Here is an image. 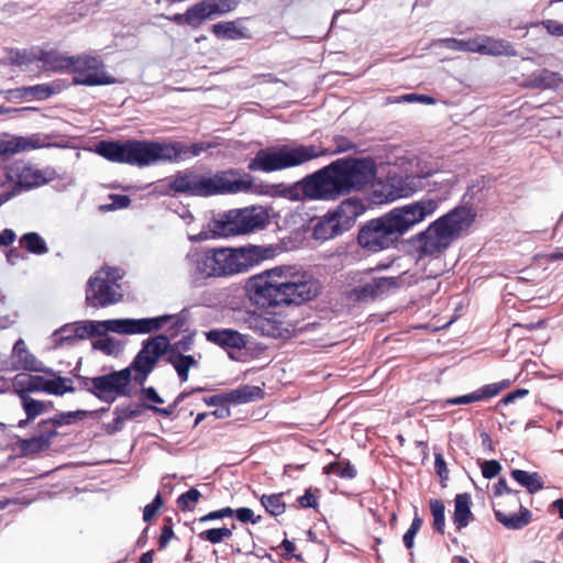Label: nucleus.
Returning <instances> with one entry per match:
<instances>
[{
  "label": "nucleus",
  "instance_id": "38",
  "mask_svg": "<svg viewBox=\"0 0 563 563\" xmlns=\"http://www.w3.org/2000/svg\"><path fill=\"white\" fill-rule=\"evenodd\" d=\"M55 435L56 431L53 429L47 432H42L38 435L22 440L21 449L26 454L37 453L47 449L51 444L52 438Z\"/></svg>",
  "mask_w": 563,
  "mask_h": 563
},
{
  "label": "nucleus",
  "instance_id": "49",
  "mask_svg": "<svg viewBox=\"0 0 563 563\" xmlns=\"http://www.w3.org/2000/svg\"><path fill=\"white\" fill-rule=\"evenodd\" d=\"M118 320H104V321H88L90 336L98 335L103 336L108 332L118 333Z\"/></svg>",
  "mask_w": 563,
  "mask_h": 563
},
{
  "label": "nucleus",
  "instance_id": "54",
  "mask_svg": "<svg viewBox=\"0 0 563 563\" xmlns=\"http://www.w3.org/2000/svg\"><path fill=\"white\" fill-rule=\"evenodd\" d=\"M200 497L201 494L197 488H190L178 497L177 503L181 509L191 510L192 505L197 504Z\"/></svg>",
  "mask_w": 563,
  "mask_h": 563
},
{
  "label": "nucleus",
  "instance_id": "21",
  "mask_svg": "<svg viewBox=\"0 0 563 563\" xmlns=\"http://www.w3.org/2000/svg\"><path fill=\"white\" fill-rule=\"evenodd\" d=\"M263 390L257 386L243 385L236 389L228 393L218 394L209 398H205V402L208 406L222 407L224 405L234 404H246L255 399L262 398Z\"/></svg>",
  "mask_w": 563,
  "mask_h": 563
},
{
  "label": "nucleus",
  "instance_id": "8",
  "mask_svg": "<svg viewBox=\"0 0 563 563\" xmlns=\"http://www.w3.org/2000/svg\"><path fill=\"white\" fill-rule=\"evenodd\" d=\"M97 153L108 161L145 167L156 164V142L152 141H102Z\"/></svg>",
  "mask_w": 563,
  "mask_h": 563
},
{
  "label": "nucleus",
  "instance_id": "56",
  "mask_svg": "<svg viewBox=\"0 0 563 563\" xmlns=\"http://www.w3.org/2000/svg\"><path fill=\"white\" fill-rule=\"evenodd\" d=\"M422 526V519L416 516L412 519L410 528L404 534L402 541L407 549H411L415 544V538Z\"/></svg>",
  "mask_w": 563,
  "mask_h": 563
},
{
  "label": "nucleus",
  "instance_id": "41",
  "mask_svg": "<svg viewBox=\"0 0 563 563\" xmlns=\"http://www.w3.org/2000/svg\"><path fill=\"white\" fill-rule=\"evenodd\" d=\"M74 56H65L55 51L45 52L41 56L43 64L52 70L70 69Z\"/></svg>",
  "mask_w": 563,
  "mask_h": 563
},
{
  "label": "nucleus",
  "instance_id": "15",
  "mask_svg": "<svg viewBox=\"0 0 563 563\" xmlns=\"http://www.w3.org/2000/svg\"><path fill=\"white\" fill-rule=\"evenodd\" d=\"M130 382V368L114 371L106 375L96 376V397L102 401L112 404L119 396L126 395Z\"/></svg>",
  "mask_w": 563,
  "mask_h": 563
},
{
  "label": "nucleus",
  "instance_id": "50",
  "mask_svg": "<svg viewBox=\"0 0 563 563\" xmlns=\"http://www.w3.org/2000/svg\"><path fill=\"white\" fill-rule=\"evenodd\" d=\"M430 510L433 517V527L440 533L444 532L445 527V506L440 499L430 500Z\"/></svg>",
  "mask_w": 563,
  "mask_h": 563
},
{
  "label": "nucleus",
  "instance_id": "14",
  "mask_svg": "<svg viewBox=\"0 0 563 563\" xmlns=\"http://www.w3.org/2000/svg\"><path fill=\"white\" fill-rule=\"evenodd\" d=\"M276 191L279 196L292 201L303 199L327 200L319 170L294 185L286 186L280 184L276 187Z\"/></svg>",
  "mask_w": 563,
  "mask_h": 563
},
{
  "label": "nucleus",
  "instance_id": "55",
  "mask_svg": "<svg viewBox=\"0 0 563 563\" xmlns=\"http://www.w3.org/2000/svg\"><path fill=\"white\" fill-rule=\"evenodd\" d=\"M93 349L104 352L108 355L114 354L119 350V345L113 338L102 336L96 340L93 343Z\"/></svg>",
  "mask_w": 563,
  "mask_h": 563
},
{
  "label": "nucleus",
  "instance_id": "30",
  "mask_svg": "<svg viewBox=\"0 0 563 563\" xmlns=\"http://www.w3.org/2000/svg\"><path fill=\"white\" fill-rule=\"evenodd\" d=\"M332 212L340 220L343 229L347 231L354 224L356 218L364 212V205L356 198H349L342 201Z\"/></svg>",
  "mask_w": 563,
  "mask_h": 563
},
{
  "label": "nucleus",
  "instance_id": "62",
  "mask_svg": "<svg viewBox=\"0 0 563 563\" xmlns=\"http://www.w3.org/2000/svg\"><path fill=\"white\" fill-rule=\"evenodd\" d=\"M434 468H435V473L441 477V479H448L449 470L446 467L444 457L441 453L434 454Z\"/></svg>",
  "mask_w": 563,
  "mask_h": 563
},
{
  "label": "nucleus",
  "instance_id": "24",
  "mask_svg": "<svg viewBox=\"0 0 563 563\" xmlns=\"http://www.w3.org/2000/svg\"><path fill=\"white\" fill-rule=\"evenodd\" d=\"M45 145V141L38 134L29 136L2 134L0 135V154L13 155L20 152L41 148Z\"/></svg>",
  "mask_w": 563,
  "mask_h": 563
},
{
  "label": "nucleus",
  "instance_id": "25",
  "mask_svg": "<svg viewBox=\"0 0 563 563\" xmlns=\"http://www.w3.org/2000/svg\"><path fill=\"white\" fill-rule=\"evenodd\" d=\"M206 339L225 350H243L249 343L247 335L233 329H212L205 333Z\"/></svg>",
  "mask_w": 563,
  "mask_h": 563
},
{
  "label": "nucleus",
  "instance_id": "19",
  "mask_svg": "<svg viewBox=\"0 0 563 563\" xmlns=\"http://www.w3.org/2000/svg\"><path fill=\"white\" fill-rule=\"evenodd\" d=\"M233 209L213 216L207 224L208 232H201L192 236L194 241H205L209 238H228L239 235L238 224L233 216Z\"/></svg>",
  "mask_w": 563,
  "mask_h": 563
},
{
  "label": "nucleus",
  "instance_id": "7",
  "mask_svg": "<svg viewBox=\"0 0 563 563\" xmlns=\"http://www.w3.org/2000/svg\"><path fill=\"white\" fill-rule=\"evenodd\" d=\"M274 256L275 249L269 245L219 246V278L246 273L252 267Z\"/></svg>",
  "mask_w": 563,
  "mask_h": 563
},
{
  "label": "nucleus",
  "instance_id": "32",
  "mask_svg": "<svg viewBox=\"0 0 563 563\" xmlns=\"http://www.w3.org/2000/svg\"><path fill=\"white\" fill-rule=\"evenodd\" d=\"M526 86L541 89H559L563 87V75L549 69H540L529 76Z\"/></svg>",
  "mask_w": 563,
  "mask_h": 563
},
{
  "label": "nucleus",
  "instance_id": "11",
  "mask_svg": "<svg viewBox=\"0 0 563 563\" xmlns=\"http://www.w3.org/2000/svg\"><path fill=\"white\" fill-rule=\"evenodd\" d=\"M169 340L165 335H156L144 341L142 349L134 357L131 367L135 371V380L144 384L157 361L168 353Z\"/></svg>",
  "mask_w": 563,
  "mask_h": 563
},
{
  "label": "nucleus",
  "instance_id": "36",
  "mask_svg": "<svg viewBox=\"0 0 563 563\" xmlns=\"http://www.w3.org/2000/svg\"><path fill=\"white\" fill-rule=\"evenodd\" d=\"M454 523L459 530L465 528L471 519L473 518V514L471 511V497L468 494H457L454 499Z\"/></svg>",
  "mask_w": 563,
  "mask_h": 563
},
{
  "label": "nucleus",
  "instance_id": "12",
  "mask_svg": "<svg viewBox=\"0 0 563 563\" xmlns=\"http://www.w3.org/2000/svg\"><path fill=\"white\" fill-rule=\"evenodd\" d=\"M70 70L74 73V84L84 86H103L115 82V79L104 71L101 59L82 55L74 57Z\"/></svg>",
  "mask_w": 563,
  "mask_h": 563
},
{
  "label": "nucleus",
  "instance_id": "35",
  "mask_svg": "<svg viewBox=\"0 0 563 563\" xmlns=\"http://www.w3.org/2000/svg\"><path fill=\"white\" fill-rule=\"evenodd\" d=\"M168 363L173 365L181 383L188 380L189 369L198 367V360L192 355H184L176 351H169L167 356Z\"/></svg>",
  "mask_w": 563,
  "mask_h": 563
},
{
  "label": "nucleus",
  "instance_id": "61",
  "mask_svg": "<svg viewBox=\"0 0 563 563\" xmlns=\"http://www.w3.org/2000/svg\"><path fill=\"white\" fill-rule=\"evenodd\" d=\"M235 516H236L238 520H240L241 522L250 521L252 523H257L261 520V516L255 518L253 510L250 508H246V507L236 509Z\"/></svg>",
  "mask_w": 563,
  "mask_h": 563
},
{
  "label": "nucleus",
  "instance_id": "33",
  "mask_svg": "<svg viewBox=\"0 0 563 563\" xmlns=\"http://www.w3.org/2000/svg\"><path fill=\"white\" fill-rule=\"evenodd\" d=\"M44 377L25 373L16 374L12 387L18 397L30 396L31 393L43 391Z\"/></svg>",
  "mask_w": 563,
  "mask_h": 563
},
{
  "label": "nucleus",
  "instance_id": "27",
  "mask_svg": "<svg viewBox=\"0 0 563 563\" xmlns=\"http://www.w3.org/2000/svg\"><path fill=\"white\" fill-rule=\"evenodd\" d=\"M509 386H510L509 380H503L499 383L488 384V385H485V386L476 389L475 391H473L471 394L459 396V397L448 398L445 400V404L451 405V406H456V405H468V404L482 401V400L495 397L501 390H504L505 388H507Z\"/></svg>",
  "mask_w": 563,
  "mask_h": 563
},
{
  "label": "nucleus",
  "instance_id": "60",
  "mask_svg": "<svg viewBox=\"0 0 563 563\" xmlns=\"http://www.w3.org/2000/svg\"><path fill=\"white\" fill-rule=\"evenodd\" d=\"M541 25L547 30L550 35L553 36H562L563 35V23L556 20H543Z\"/></svg>",
  "mask_w": 563,
  "mask_h": 563
},
{
  "label": "nucleus",
  "instance_id": "17",
  "mask_svg": "<svg viewBox=\"0 0 563 563\" xmlns=\"http://www.w3.org/2000/svg\"><path fill=\"white\" fill-rule=\"evenodd\" d=\"M238 3L239 0H203L186 11V23L197 26L207 19L234 10Z\"/></svg>",
  "mask_w": 563,
  "mask_h": 563
},
{
  "label": "nucleus",
  "instance_id": "5",
  "mask_svg": "<svg viewBox=\"0 0 563 563\" xmlns=\"http://www.w3.org/2000/svg\"><path fill=\"white\" fill-rule=\"evenodd\" d=\"M476 213L466 206H459L438 218L416 235L420 256L438 257L460 239L474 222Z\"/></svg>",
  "mask_w": 563,
  "mask_h": 563
},
{
  "label": "nucleus",
  "instance_id": "13",
  "mask_svg": "<svg viewBox=\"0 0 563 563\" xmlns=\"http://www.w3.org/2000/svg\"><path fill=\"white\" fill-rule=\"evenodd\" d=\"M9 175L16 192L20 189H30L42 186L55 178V170L52 168L41 169L24 161H16L9 165Z\"/></svg>",
  "mask_w": 563,
  "mask_h": 563
},
{
  "label": "nucleus",
  "instance_id": "64",
  "mask_svg": "<svg viewBox=\"0 0 563 563\" xmlns=\"http://www.w3.org/2000/svg\"><path fill=\"white\" fill-rule=\"evenodd\" d=\"M73 333H75L76 340H84L89 338L88 321L74 324Z\"/></svg>",
  "mask_w": 563,
  "mask_h": 563
},
{
  "label": "nucleus",
  "instance_id": "57",
  "mask_svg": "<svg viewBox=\"0 0 563 563\" xmlns=\"http://www.w3.org/2000/svg\"><path fill=\"white\" fill-rule=\"evenodd\" d=\"M109 198L112 202L109 205L100 206L101 211L123 209L129 207V205L131 203L130 197L125 195H110Z\"/></svg>",
  "mask_w": 563,
  "mask_h": 563
},
{
  "label": "nucleus",
  "instance_id": "45",
  "mask_svg": "<svg viewBox=\"0 0 563 563\" xmlns=\"http://www.w3.org/2000/svg\"><path fill=\"white\" fill-rule=\"evenodd\" d=\"M261 504L272 516H279L286 510L283 494L263 495L261 497Z\"/></svg>",
  "mask_w": 563,
  "mask_h": 563
},
{
  "label": "nucleus",
  "instance_id": "31",
  "mask_svg": "<svg viewBox=\"0 0 563 563\" xmlns=\"http://www.w3.org/2000/svg\"><path fill=\"white\" fill-rule=\"evenodd\" d=\"M346 231L343 229L340 220L333 214L328 212L323 216L313 227L312 235L316 240L327 241Z\"/></svg>",
  "mask_w": 563,
  "mask_h": 563
},
{
  "label": "nucleus",
  "instance_id": "63",
  "mask_svg": "<svg viewBox=\"0 0 563 563\" xmlns=\"http://www.w3.org/2000/svg\"><path fill=\"white\" fill-rule=\"evenodd\" d=\"M401 101L405 102H421L426 104H434L435 100L427 95L408 93L400 97Z\"/></svg>",
  "mask_w": 563,
  "mask_h": 563
},
{
  "label": "nucleus",
  "instance_id": "2",
  "mask_svg": "<svg viewBox=\"0 0 563 563\" xmlns=\"http://www.w3.org/2000/svg\"><path fill=\"white\" fill-rule=\"evenodd\" d=\"M440 202V199L426 197L394 208L386 214L368 221L360 230L357 241L363 249L371 252L388 249L399 236L433 216Z\"/></svg>",
  "mask_w": 563,
  "mask_h": 563
},
{
  "label": "nucleus",
  "instance_id": "58",
  "mask_svg": "<svg viewBox=\"0 0 563 563\" xmlns=\"http://www.w3.org/2000/svg\"><path fill=\"white\" fill-rule=\"evenodd\" d=\"M0 195L12 196L14 195L13 185L9 175V166L0 167Z\"/></svg>",
  "mask_w": 563,
  "mask_h": 563
},
{
  "label": "nucleus",
  "instance_id": "52",
  "mask_svg": "<svg viewBox=\"0 0 563 563\" xmlns=\"http://www.w3.org/2000/svg\"><path fill=\"white\" fill-rule=\"evenodd\" d=\"M74 324H66L54 332L53 342L55 346H62L63 344L73 345L77 340L75 333H73Z\"/></svg>",
  "mask_w": 563,
  "mask_h": 563
},
{
  "label": "nucleus",
  "instance_id": "26",
  "mask_svg": "<svg viewBox=\"0 0 563 563\" xmlns=\"http://www.w3.org/2000/svg\"><path fill=\"white\" fill-rule=\"evenodd\" d=\"M420 178L421 176L416 177L413 175L389 177L386 185V198L396 200L413 195L421 186Z\"/></svg>",
  "mask_w": 563,
  "mask_h": 563
},
{
  "label": "nucleus",
  "instance_id": "53",
  "mask_svg": "<svg viewBox=\"0 0 563 563\" xmlns=\"http://www.w3.org/2000/svg\"><path fill=\"white\" fill-rule=\"evenodd\" d=\"M442 43L450 49L475 53L476 37L472 40L445 38L442 40Z\"/></svg>",
  "mask_w": 563,
  "mask_h": 563
},
{
  "label": "nucleus",
  "instance_id": "29",
  "mask_svg": "<svg viewBox=\"0 0 563 563\" xmlns=\"http://www.w3.org/2000/svg\"><path fill=\"white\" fill-rule=\"evenodd\" d=\"M501 506L503 503H498L497 506L494 507V514L496 519L505 528L509 530H519L530 523L532 514L528 508L523 507L521 504L518 505L519 514L507 512L501 508Z\"/></svg>",
  "mask_w": 563,
  "mask_h": 563
},
{
  "label": "nucleus",
  "instance_id": "34",
  "mask_svg": "<svg viewBox=\"0 0 563 563\" xmlns=\"http://www.w3.org/2000/svg\"><path fill=\"white\" fill-rule=\"evenodd\" d=\"M12 354L18 360L20 367L25 371L52 373L51 368L44 367L42 362L27 351L22 339L15 342Z\"/></svg>",
  "mask_w": 563,
  "mask_h": 563
},
{
  "label": "nucleus",
  "instance_id": "43",
  "mask_svg": "<svg viewBox=\"0 0 563 563\" xmlns=\"http://www.w3.org/2000/svg\"><path fill=\"white\" fill-rule=\"evenodd\" d=\"M20 244L30 253L42 255L48 252L46 242L36 232H29L22 235L20 239Z\"/></svg>",
  "mask_w": 563,
  "mask_h": 563
},
{
  "label": "nucleus",
  "instance_id": "23",
  "mask_svg": "<svg viewBox=\"0 0 563 563\" xmlns=\"http://www.w3.org/2000/svg\"><path fill=\"white\" fill-rule=\"evenodd\" d=\"M396 287V282L390 277H373L350 291V298L357 301H367L388 292Z\"/></svg>",
  "mask_w": 563,
  "mask_h": 563
},
{
  "label": "nucleus",
  "instance_id": "3",
  "mask_svg": "<svg viewBox=\"0 0 563 563\" xmlns=\"http://www.w3.org/2000/svg\"><path fill=\"white\" fill-rule=\"evenodd\" d=\"M333 141L335 144L333 151L313 144H284L262 148L249 162L247 168L251 172L273 173L294 168L320 156L346 152L354 147V144L344 136H335Z\"/></svg>",
  "mask_w": 563,
  "mask_h": 563
},
{
  "label": "nucleus",
  "instance_id": "40",
  "mask_svg": "<svg viewBox=\"0 0 563 563\" xmlns=\"http://www.w3.org/2000/svg\"><path fill=\"white\" fill-rule=\"evenodd\" d=\"M212 32L217 37L225 40H240L247 37L245 30L240 27L233 21L213 24Z\"/></svg>",
  "mask_w": 563,
  "mask_h": 563
},
{
  "label": "nucleus",
  "instance_id": "9",
  "mask_svg": "<svg viewBox=\"0 0 563 563\" xmlns=\"http://www.w3.org/2000/svg\"><path fill=\"white\" fill-rule=\"evenodd\" d=\"M122 277L117 268L107 267L99 271L88 282L86 301L89 306L107 307L122 299L121 288L118 280Z\"/></svg>",
  "mask_w": 563,
  "mask_h": 563
},
{
  "label": "nucleus",
  "instance_id": "28",
  "mask_svg": "<svg viewBox=\"0 0 563 563\" xmlns=\"http://www.w3.org/2000/svg\"><path fill=\"white\" fill-rule=\"evenodd\" d=\"M475 53L489 56H517V51L509 42L490 36L476 37Z\"/></svg>",
  "mask_w": 563,
  "mask_h": 563
},
{
  "label": "nucleus",
  "instance_id": "37",
  "mask_svg": "<svg viewBox=\"0 0 563 563\" xmlns=\"http://www.w3.org/2000/svg\"><path fill=\"white\" fill-rule=\"evenodd\" d=\"M47 374L52 375L53 378L44 377V393L49 395L63 396L67 393H74L76 390V388L73 386L71 378L55 375V372L53 369L52 373Z\"/></svg>",
  "mask_w": 563,
  "mask_h": 563
},
{
  "label": "nucleus",
  "instance_id": "16",
  "mask_svg": "<svg viewBox=\"0 0 563 563\" xmlns=\"http://www.w3.org/2000/svg\"><path fill=\"white\" fill-rule=\"evenodd\" d=\"M190 393H180L174 400L173 404L168 405L165 408H159L155 406H145V408L153 410L154 412H157L159 415H163L165 417H169L174 413L176 407L185 400ZM144 408V405H137V404H130L128 406H119L114 409L113 415L114 419L112 423L109 426V429L111 432L120 431L123 428V424L129 419H132L134 417H137L142 413V410Z\"/></svg>",
  "mask_w": 563,
  "mask_h": 563
},
{
  "label": "nucleus",
  "instance_id": "6",
  "mask_svg": "<svg viewBox=\"0 0 563 563\" xmlns=\"http://www.w3.org/2000/svg\"><path fill=\"white\" fill-rule=\"evenodd\" d=\"M232 172H221L214 175L199 174L191 169L178 172L170 181V188L179 194L209 197L220 194H236L251 190L253 180L250 176L231 179Z\"/></svg>",
  "mask_w": 563,
  "mask_h": 563
},
{
  "label": "nucleus",
  "instance_id": "22",
  "mask_svg": "<svg viewBox=\"0 0 563 563\" xmlns=\"http://www.w3.org/2000/svg\"><path fill=\"white\" fill-rule=\"evenodd\" d=\"M174 317L164 314L155 318L117 319L118 334H147L162 329Z\"/></svg>",
  "mask_w": 563,
  "mask_h": 563
},
{
  "label": "nucleus",
  "instance_id": "4",
  "mask_svg": "<svg viewBox=\"0 0 563 563\" xmlns=\"http://www.w3.org/2000/svg\"><path fill=\"white\" fill-rule=\"evenodd\" d=\"M327 200L341 195L360 191L371 184L377 173L372 157L339 158L319 169Z\"/></svg>",
  "mask_w": 563,
  "mask_h": 563
},
{
  "label": "nucleus",
  "instance_id": "1",
  "mask_svg": "<svg viewBox=\"0 0 563 563\" xmlns=\"http://www.w3.org/2000/svg\"><path fill=\"white\" fill-rule=\"evenodd\" d=\"M320 283L310 274L277 266L251 277L246 292L260 307L301 305L318 296Z\"/></svg>",
  "mask_w": 563,
  "mask_h": 563
},
{
  "label": "nucleus",
  "instance_id": "46",
  "mask_svg": "<svg viewBox=\"0 0 563 563\" xmlns=\"http://www.w3.org/2000/svg\"><path fill=\"white\" fill-rule=\"evenodd\" d=\"M235 528V525H232V528H212L205 531H201L198 537L202 541H208L212 544H217L222 542L224 539H228L232 536V531Z\"/></svg>",
  "mask_w": 563,
  "mask_h": 563
},
{
  "label": "nucleus",
  "instance_id": "51",
  "mask_svg": "<svg viewBox=\"0 0 563 563\" xmlns=\"http://www.w3.org/2000/svg\"><path fill=\"white\" fill-rule=\"evenodd\" d=\"M494 494L495 496H503L506 494V497L501 501L504 504L509 505H520V498H519V492L512 490L507 486V482L503 478L498 481V483L494 487Z\"/></svg>",
  "mask_w": 563,
  "mask_h": 563
},
{
  "label": "nucleus",
  "instance_id": "47",
  "mask_svg": "<svg viewBox=\"0 0 563 563\" xmlns=\"http://www.w3.org/2000/svg\"><path fill=\"white\" fill-rule=\"evenodd\" d=\"M255 325L266 336L276 338L282 332V322L274 318L258 317L255 319Z\"/></svg>",
  "mask_w": 563,
  "mask_h": 563
},
{
  "label": "nucleus",
  "instance_id": "48",
  "mask_svg": "<svg viewBox=\"0 0 563 563\" xmlns=\"http://www.w3.org/2000/svg\"><path fill=\"white\" fill-rule=\"evenodd\" d=\"M23 93L36 100H46L57 92V89L49 84H40L35 86L24 87Z\"/></svg>",
  "mask_w": 563,
  "mask_h": 563
},
{
  "label": "nucleus",
  "instance_id": "42",
  "mask_svg": "<svg viewBox=\"0 0 563 563\" xmlns=\"http://www.w3.org/2000/svg\"><path fill=\"white\" fill-rule=\"evenodd\" d=\"M21 406L26 415V420H21L19 427H23L27 421L35 419L40 415L46 411V404L41 400H36L31 396L19 397Z\"/></svg>",
  "mask_w": 563,
  "mask_h": 563
},
{
  "label": "nucleus",
  "instance_id": "10",
  "mask_svg": "<svg viewBox=\"0 0 563 563\" xmlns=\"http://www.w3.org/2000/svg\"><path fill=\"white\" fill-rule=\"evenodd\" d=\"M219 246L191 247L185 256V267L194 283L219 278Z\"/></svg>",
  "mask_w": 563,
  "mask_h": 563
},
{
  "label": "nucleus",
  "instance_id": "59",
  "mask_svg": "<svg viewBox=\"0 0 563 563\" xmlns=\"http://www.w3.org/2000/svg\"><path fill=\"white\" fill-rule=\"evenodd\" d=\"M500 471L501 465L496 460L485 461L482 464V474L485 478H494L500 473Z\"/></svg>",
  "mask_w": 563,
  "mask_h": 563
},
{
  "label": "nucleus",
  "instance_id": "20",
  "mask_svg": "<svg viewBox=\"0 0 563 563\" xmlns=\"http://www.w3.org/2000/svg\"><path fill=\"white\" fill-rule=\"evenodd\" d=\"M239 234L264 229L268 223V212L262 206L233 209Z\"/></svg>",
  "mask_w": 563,
  "mask_h": 563
},
{
  "label": "nucleus",
  "instance_id": "39",
  "mask_svg": "<svg viewBox=\"0 0 563 563\" xmlns=\"http://www.w3.org/2000/svg\"><path fill=\"white\" fill-rule=\"evenodd\" d=\"M511 477L530 494L537 493L543 488L541 476L537 473H529L522 470H512Z\"/></svg>",
  "mask_w": 563,
  "mask_h": 563
},
{
  "label": "nucleus",
  "instance_id": "18",
  "mask_svg": "<svg viewBox=\"0 0 563 563\" xmlns=\"http://www.w3.org/2000/svg\"><path fill=\"white\" fill-rule=\"evenodd\" d=\"M211 147L209 143H195L186 145L181 142L161 143L156 142V163L186 159L199 156L202 152Z\"/></svg>",
  "mask_w": 563,
  "mask_h": 563
},
{
  "label": "nucleus",
  "instance_id": "44",
  "mask_svg": "<svg viewBox=\"0 0 563 563\" xmlns=\"http://www.w3.org/2000/svg\"><path fill=\"white\" fill-rule=\"evenodd\" d=\"M325 474H335L341 478L352 479L356 476L355 467L349 462H332L324 466Z\"/></svg>",
  "mask_w": 563,
  "mask_h": 563
}]
</instances>
